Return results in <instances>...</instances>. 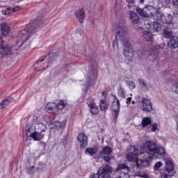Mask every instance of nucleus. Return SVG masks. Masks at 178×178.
<instances>
[{
  "label": "nucleus",
  "instance_id": "nucleus-5",
  "mask_svg": "<svg viewBox=\"0 0 178 178\" xmlns=\"http://www.w3.org/2000/svg\"><path fill=\"white\" fill-rule=\"evenodd\" d=\"M98 70L94 66L89 67V72L86 79V88L94 87V82L97 79Z\"/></svg>",
  "mask_w": 178,
  "mask_h": 178
},
{
  "label": "nucleus",
  "instance_id": "nucleus-44",
  "mask_svg": "<svg viewBox=\"0 0 178 178\" xmlns=\"http://www.w3.org/2000/svg\"><path fill=\"white\" fill-rule=\"evenodd\" d=\"M158 130V124L155 123L152 125V131L155 133V131Z\"/></svg>",
  "mask_w": 178,
  "mask_h": 178
},
{
  "label": "nucleus",
  "instance_id": "nucleus-58",
  "mask_svg": "<svg viewBox=\"0 0 178 178\" xmlns=\"http://www.w3.org/2000/svg\"><path fill=\"white\" fill-rule=\"evenodd\" d=\"M35 65H38V63H36V64H35Z\"/></svg>",
  "mask_w": 178,
  "mask_h": 178
},
{
  "label": "nucleus",
  "instance_id": "nucleus-57",
  "mask_svg": "<svg viewBox=\"0 0 178 178\" xmlns=\"http://www.w3.org/2000/svg\"><path fill=\"white\" fill-rule=\"evenodd\" d=\"M31 169L33 170V169H34V166H31Z\"/></svg>",
  "mask_w": 178,
  "mask_h": 178
},
{
  "label": "nucleus",
  "instance_id": "nucleus-19",
  "mask_svg": "<svg viewBox=\"0 0 178 178\" xmlns=\"http://www.w3.org/2000/svg\"><path fill=\"white\" fill-rule=\"evenodd\" d=\"M46 111L48 113H56L59 112L58 110V105L55 103H49L46 105Z\"/></svg>",
  "mask_w": 178,
  "mask_h": 178
},
{
  "label": "nucleus",
  "instance_id": "nucleus-41",
  "mask_svg": "<svg viewBox=\"0 0 178 178\" xmlns=\"http://www.w3.org/2000/svg\"><path fill=\"white\" fill-rule=\"evenodd\" d=\"M101 172H102V170L99 169V170L97 171V173L91 175L89 178H99L100 177L99 174L101 173Z\"/></svg>",
  "mask_w": 178,
  "mask_h": 178
},
{
  "label": "nucleus",
  "instance_id": "nucleus-26",
  "mask_svg": "<svg viewBox=\"0 0 178 178\" xmlns=\"http://www.w3.org/2000/svg\"><path fill=\"white\" fill-rule=\"evenodd\" d=\"M163 35L165 38H168L170 40L175 37L173 31H172L169 28L163 29Z\"/></svg>",
  "mask_w": 178,
  "mask_h": 178
},
{
  "label": "nucleus",
  "instance_id": "nucleus-39",
  "mask_svg": "<svg viewBox=\"0 0 178 178\" xmlns=\"http://www.w3.org/2000/svg\"><path fill=\"white\" fill-rule=\"evenodd\" d=\"M163 164L162 163V162L161 161H158L155 163L154 166V170H159V169H161V167L163 165Z\"/></svg>",
  "mask_w": 178,
  "mask_h": 178
},
{
  "label": "nucleus",
  "instance_id": "nucleus-46",
  "mask_svg": "<svg viewBox=\"0 0 178 178\" xmlns=\"http://www.w3.org/2000/svg\"><path fill=\"white\" fill-rule=\"evenodd\" d=\"M51 62V57H49V60L48 65L45 67V65H42V69H40V70H45L49 66Z\"/></svg>",
  "mask_w": 178,
  "mask_h": 178
},
{
  "label": "nucleus",
  "instance_id": "nucleus-51",
  "mask_svg": "<svg viewBox=\"0 0 178 178\" xmlns=\"http://www.w3.org/2000/svg\"><path fill=\"white\" fill-rule=\"evenodd\" d=\"M101 178H111V177L108 174H104Z\"/></svg>",
  "mask_w": 178,
  "mask_h": 178
},
{
  "label": "nucleus",
  "instance_id": "nucleus-43",
  "mask_svg": "<svg viewBox=\"0 0 178 178\" xmlns=\"http://www.w3.org/2000/svg\"><path fill=\"white\" fill-rule=\"evenodd\" d=\"M170 173H166V172H161V178H170Z\"/></svg>",
  "mask_w": 178,
  "mask_h": 178
},
{
  "label": "nucleus",
  "instance_id": "nucleus-29",
  "mask_svg": "<svg viewBox=\"0 0 178 178\" xmlns=\"http://www.w3.org/2000/svg\"><path fill=\"white\" fill-rule=\"evenodd\" d=\"M126 158L129 162H136V161H137V156L134 155L132 152H128V154L126 155Z\"/></svg>",
  "mask_w": 178,
  "mask_h": 178
},
{
  "label": "nucleus",
  "instance_id": "nucleus-55",
  "mask_svg": "<svg viewBox=\"0 0 178 178\" xmlns=\"http://www.w3.org/2000/svg\"><path fill=\"white\" fill-rule=\"evenodd\" d=\"M140 3H144V2H145V0H139Z\"/></svg>",
  "mask_w": 178,
  "mask_h": 178
},
{
  "label": "nucleus",
  "instance_id": "nucleus-34",
  "mask_svg": "<svg viewBox=\"0 0 178 178\" xmlns=\"http://www.w3.org/2000/svg\"><path fill=\"white\" fill-rule=\"evenodd\" d=\"M113 172V169L109 165H106L102 170V173H112Z\"/></svg>",
  "mask_w": 178,
  "mask_h": 178
},
{
  "label": "nucleus",
  "instance_id": "nucleus-45",
  "mask_svg": "<svg viewBox=\"0 0 178 178\" xmlns=\"http://www.w3.org/2000/svg\"><path fill=\"white\" fill-rule=\"evenodd\" d=\"M165 48V44H158L156 46V49H163Z\"/></svg>",
  "mask_w": 178,
  "mask_h": 178
},
{
  "label": "nucleus",
  "instance_id": "nucleus-33",
  "mask_svg": "<svg viewBox=\"0 0 178 178\" xmlns=\"http://www.w3.org/2000/svg\"><path fill=\"white\" fill-rule=\"evenodd\" d=\"M99 108L101 111H106L108 109V104L106 100L103 99L100 101Z\"/></svg>",
  "mask_w": 178,
  "mask_h": 178
},
{
  "label": "nucleus",
  "instance_id": "nucleus-16",
  "mask_svg": "<svg viewBox=\"0 0 178 178\" xmlns=\"http://www.w3.org/2000/svg\"><path fill=\"white\" fill-rule=\"evenodd\" d=\"M78 140L80 143V146L81 148H86L87 145L88 144V139L87 138V136L84 134H79L78 135Z\"/></svg>",
  "mask_w": 178,
  "mask_h": 178
},
{
  "label": "nucleus",
  "instance_id": "nucleus-32",
  "mask_svg": "<svg viewBox=\"0 0 178 178\" xmlns=\"http://www.w3.org/2000/svg\"><path fill=\"white\" fill-rule=\"evenodd\" d=\"M170 90L172 92H175V94H178V82H175L171 85L170 87Z\"/></svg>",
  "mask_w": 178,
  "mask_h": 178
},
{
  "label": "nucleus",
  "instance_id": "nucleus-12",
  "mask_svg": "<svg viewBox=\"0 0 178 178\" xmlns=\"http://www.w3.org/2000/svg\"><path fill=\"white\" fill-rule=\"evenodd\" d=\"M112 154V149L109 147H106L103 149L102 152V157L106 162H111V159L113 157H110L109 156Z\"/></svg>",
  "mask_w": 178,
  "mask_h": 178
},
{
  "label": "nucleus",
  "instance_id": "nucleus-40",
  "mask_svg": "<svg viewBox=\"0 0 178 178\" xmlns=\"http://www.w3.org/2000/svg\"><path fill=\"white\" fill-rule=\"evenodd\" d=\"M118 95H120L121 98H124L126 95V92L124 91V89L120 88L118 91Z\"/></svg>",
  "mask_w": 178,
  "mask_h": 178
},
{
  "label": "nucleus",
  "instance_id": "nucleus-7",
  "mask_svg": "<svg viewBox=\"0 0 178 178\" xmlns=\"http://www.w3.org/2000/svg\"><path fill=\"white\" fill-rule=\"evenodd\" d=\"M155 20H161L164 24H170L173 22V16L170 14L163 15L160 10L156 13Z\"/></svg>",
  "mask_w": 178,
  "mask_h": 178
},
{
  "label": "nucleus",
  "instance_id": "nucleus-47",
  "mask_svg": "<svg viewBox=\"0 0 178 178\" xmlns=\"http://www.w3.org/2000/svg\"><path fill=\"white\" fill-rule=\"evenodd\" d=\"M172 3L177 9H178V0H172Z\"/></svg>",
  "mask_w": 178,
  "mask_h": 178
},
{
  "label": "nucleus",
  "instance_id": "nucleus-18",
  "mask_svg": "<svg viewBox=\"0 0 178 178\" xmlns=\"http://www.w3.org/2000/svg\"><path fill=\"white\" fill-rule=\"evenodd\" d=\"M147 26H149L150 31H154V33H158V31H161V30H162V25L157 22L148 23Z\"/></svg>",
  "mask_w": 178,
  "mask_h": 178
},
{
  "label": "nucleus",
  "instance_id": "nucleus-22",
  "mask_svg": "<svg viewBox=\"0 0 178 178\" xmlns=\"http://www.w3.org/2000/svg\"><path fill=\"white\" fill-rule=\"evenodd\" d=\"M165 154H166V152L165 150V148L161 146H157V148L154 153V156H152V159H155V158L158 157V155H160L161 156H162Z\"/></svg>",
  "mask_w": 178,
  "mask_h": 178
},
{
  "label": "nucleus",
  "instance_id": "nucleus-31",
  "mask_svg": "<svg viewBox=\"0 0 178 178\" xmlns=\"http://www.w3.org/2000/svg\"><path fill=\"white\" fill-rule=\"evenodd\" d=\"M143 38H145L146 41H152V33L148 31H144Z\"/></svg>",
  "mask_w": 178,
  "mask_h": 178
},
{
  "label": "nucleus",
  "instance_id": "nucleus-27",
  "mask_svg": "<svg viewBox=\"0 0 178 178\" xmlns=\"http://www.w3.org/2000/svg\"><path fill=\"white\" fill-rule=\"evenodd\" d=\"M98 152V147L97 146H93L92 147H88L86 149L85 154L86 155H90L92 156Z\"/></svg>",
  "mask_w": 178,
  "mask_h": 178
},
{
  "label": "nucleus",
  "instance_id": "nucleus-15",
  "mask_svg": "<svg viewBox=\"0 0 178 178\" xmlns=\"http://www.w3.org/2000/svg\"><path fill=\"white\" fill-rule=\"evenodd\" d=\"M12 54V49L8 45L1 46L0 47V58H3L7 56V55H10Z\"/></svg>",
  "mask_w": 178,
  "mask_h": 178
},
{
  "label": "nucleus",
  "instance_id": "nucleus-53",
  "mask_svg": "<svg viewBox=\"0 0 178 178\" xmlns=\"http://www.w3.org/2000/svg\"><path fill=\"white\" fill-rule=\"evenodd\" d=\"M170 1L171 0H164L165 3H166L167 5H169V3H170Z\"/></svg>",
  "mask_w": 178,
  "mask_h": 178
},
{
  "label": "nucleus",
  "instance_id": "nucleus-54",
  "mask_svg": "<svg viewBox=\"0 0 178 178\" xmlns=\"http://www.w3.org/2000/svg\"><path fill=\"white\" fill-rule=\"evenodd\" d=\"M128 3H133L134 2V0H126Z\"/></svg>",
  "mask_w": 178,
  "mask_h": 178
},
{
  "label": "nucleus",
  "instance_id": "nucleus-1",
  "mask_svg": "<svg viewBox=\"0 0 178 178\" xmlns=\"http://www.w3.org/2000/svg\"><path fill=\"white\" fill-rule=\"evenodd\" d=\"M115 39L113 42L114 49H119V40L123 45V55L125 58H131L134 54L133 53V46L129 41V32L124 24H118L114 30Z\"/></svg>",
  "mask_w": 178,
  "mask_h": 178
},
{
  "label": "nucleus",
  "instance_id": "nucleus-25",
  "mask_svg": "<svg viewBox=\"0 0 178 178\" xmlns=\"http://www.w3.org/2000/svg\"><path fill=\"white\" fill-rule=\"evenodd\" d=\"M148 54H149V51L145 47H141L137 50V55L140 59H143V56L148 55Z\"/></svg>",
  "mask_w": 178,
  "mask_h": 178
},
{
  "label": "nucleus",
  "instance_id": "nucleus-21",
  "mask_svg": "<svg viewBox=\"0 0 178 178\" xmlns=\"http://www.w3.org/2000/svg\"><path fill=\"white\" fill-rule=\"evenodd\" d=\"M150 165V161L148 159H138L136 161L137 168H148Z\"/></svg>",
  "mask_w": 178,
  "mask_h": 178
},
{
  "label": "nucleus",
  "instance_id": "nucleus-42",
  "mask_svg": "<svg viewBox=\"0 0 178 178\" xmlns=\"http://www.w3.org/2000/svg\"><path fill=\"white\" fill-rule=\"evenodd\" d=\"M128 86L130 90H134V88H136V83L133 81H129Z\"/></svg>",
  "mask_w": 178,
  "mask_h": 178
},
{
  "label": "nucleus",
  "instance_id": "nucleus-24",
  "mask_svg": "<svg viewBox=\"0 0 178 178\" xmlns=\"http://www.w3.org/2000/svg\"><path fill=\"white\" fill-rule=\"evenodd\" d=\"M20 10L19 6L16 7H10L7 8L6 10L2 11V15H5L6 16H9L11 13H15V12H17Z\"/></svg>",
  "mask_w": 178,
  "mask_h": 178
},
{
  "label": "nucleus",
  "instance_id": "nucleus-52",
  "mask_svg": "<svg viewBox=\"0 0 178 178\" xmlns=\"http://www.w3.org/2000/svg\"><path fill=\"white\" fill-rule=\"evenodd\" d=\"M44 60H45V58H42V60H40V61H38L37 63H40V65H41V66H42V62H44Z\"/></svg>",
  "mask_w": 178,
  "mask_h": 178
},
{
  "label": "nucleus",
  "instance_id": "nucleus-49",
  "mask_svg": "<svg viewBox=\"0 0 178 178\" xmlns=\"http://www.w3.org/2000/svg\"><path fill=\"white\" fill-rule=\"evenodd\" d=\"M3 45V39L2 38V35H0V47Z\"/></svg>",
  "mask_w": 178,
  "mask_h": 178
},
{
  "label": "nucleus",
  "instance_id": "nucleus-3",
  "mask_svg": "<svg viewBox=\"0 0 178 178\" xmlns=\"http://www.w3.org/2000/svg\"><path fill=\"white\" fill-rule=\"evenodd\" d=\"M40 25L37 24V22L33 21L26 26L24 30L21 31L18 33V40L20 41L22 45L29 40L33 34L37 33Z\"/></svg>",
  "mask_w": 178,
  "mask_h": 178
},
{
  "label": "nucleus",
  "instance_id": "nucleus-48",
  "mask_svg": "<svg viewBox=\"0 0 178 178\" xmlns=\"http://www.w3.org/2000/svg\"><path fill=\"white\" fill-rule=\"evenodd\" d=\"M174 17L178 18V10H175L173 11Z\"/></svg>",
  "mask_w": 178,
  "mask_h": 178
},
{
  "label": "nucleus",
  "instance_id": "nucleus-50",
  "mask_svg": "<svg viewBox=\"0 0 178 178\" xmlns=\"http://www.w3.org/2000/svg\"><path fill=\"white\" fill-rule=\"evenodd\" d=\"M133 99L131 98V97H128L127 99V102H126V104H131V100H132Z\"/></svg>",
  "mask_w": 178,
  "mask_h": 178
},
{
  "label": "nucleus",
  "instance_id": "nucleus-2",
  "mask_svg": "<svg viewBox=\"0 0 178 178\" xmlns=\"http://www.w3.org/2000/svg\"><path fill=\"white\" fill-rule=\"evenodd\" d=\"M45 133V125L44 124V119L38 115H34L31 124L26 125L23 129L24 136H26V138L31 137L34 141H40L44 138Z\"/></svg>",
  "mask_w": 178,
  "mask_h": 178
},
{
  "label": "nucleus",
  "instance_id": "nucleus-28",
  "mask_svg": "<svg viewBox=\"0 0 178 178\" xmlns=\"http://www.w3.org/2000/svg\"><path fill=\"white\" fill-rule=\"evenodd\" d=\"M168 45L170 48H177L178 41L176 40V36L169 40L168 42Z\"/></svg>",
  "mask_w": 178,
  "mask_h": 178
},
{
  "label": "nucleus",
  "instance_id": "nucleus-17",
  "mask_svg": "<svg viewBox=\"0 0 178 178\" xmlns=\"http://www.w3.org/2000/svg\"><path fill=\"white\" fill-rule=\"evenodd\" d=\"M165 163V171L168 173H172L173 170H175V165L173 164V161L170 159H164Z\"/></svg>",
  "mask_w": 178,
  "mask_h": 178
},
{
  "label": "nucleus",
  "instance_id": "nucleus-4",
  "mask_svg": "<svg viewBox=\"0 0 178 178\" xmlns=\"http://www.w3.org/2000/svg\"><path fill=\"white\" fill-rule=\"evenodd\" d=\"M136 10L137 13H138V15H140V16H141L142 17H153L154 19H155V18L156 17V13L159 12L161 9L159 8L156 9L155 7L152 6H146L143 8H140V7H136Z\"/></svg>",
  "mask_w": 178,
  "mask_h": 178
},
{
  "label": "nucleus",
  "instance_id": "nucleus-23",
  "mask_svg": "<svg viewBox=\"0 0 178 178\" xmlns=\"http://www.w3.org/2000/svg\"><path fill=\"white\" fill-rule=\"evenodd\" d=\"M129 18L131 19L134 24H138L140 22V17L138 15L133 11H129Z\"/></svg>",
  "mask_w": 178,
  "mask_h": 178
},
{
  "label": "nucleus",
  "instance_id": "nucleus-11",
  "mask_svg": "<svg viewBox=\"0 0 178 178\" xmlns=\"http://www.w3.org/2000/svg\"><path fill=\"white\" fill-rule=\"evenodd\" d=\"M87 105L89 106L90 109V113L92 115H98V107L97 106V104H95V102H94V99L89 98L87 99Z\"/></svg>",
  "mask_w": 178,
  "mask_h": 178
},
{
  "label": "nucleus",
  "instance_id": "nucleus-30",
  "mask_svg": "<svg viewBox=\"0 0 178 178\" xmlns=\"http://www.w3.org/2000/svg\"><path fill=\"white\" fill-rule=\"evenodd\" d=\"M151 123H152L151 118H149V117H145L143 118V120H142L143 127H147V126H149Z\"/></svg>",
  "mask_w": 178,
  "mask_h": 178
},
{
  "label": "nucleus",
  "instance_id": "nucleus-35",
  "mask_svg": "<svg viewBox=\"0 0 178 178\" xmlns=\"http://www.w3.org/2000/svg\"><path fill=\"white\" fill-rule=\"evenodd\" d=\"M135 177L138 176L139 177H143V178H149V175L148 174L145 173V172H138L134 174Z\"/></svg>",
  "mask_w": 178,
  "mask_h": 178
},
{
  "label": "nucleus",
  "instance_id": "nucleus-10",
  "mask_svg": "<svg viewBox=\"0 0 178 178\" xmlns=\"http://www.w3.org/2000/svg\"><path fill=\"white\" fill-rule=\"evenodd\" d=\"M127 151L128 152H132L134 155L138 156L140 154H144V147L140 145L128 146Z\"/></svg>",
  "mask_w": 178,
  "mask_h": 178
},
{
  "label": "nucleus",
  "instance_id": "nucleus-56",
  "mask_svg": "<svg viewBox=\"0 0 178 178\" xmlns=\"http://www.w3.org/2000/svg\"><path fill=\"white\" fill-rule=\"evenodd\" d=\"M132 104L133 105H136V102L135 101H132Z\"/></svg>",
  "mask_w": 178,
  "mask_h": 178
},
{
  "label": "nucleus",
  "instance_id": "nucleus-20",
  "mask_svg": "<svg viewBox=\"0 0 178 178\" xmlns=\"http://www.w3.org/2000/svg\"><path fill=\"white\" fill-rule=\"evenodd\" d=\"M0 29L2 35H8L9 33H10V27H9V25L6 22L1 24Z\"/></svg>",
  "mask_w": 178,
  "mask_h": 178
},
{
  "label": "nucleus",
  "instance_id": "nucleus-13",
  "mask_svg": "<svg viewBox=\"0 0 178 178\" xmlns=\"http://www.w3.org/2000/svg\"><path fill=\"white\" fill-rule=\"evenodd\" d=\"M138 83L141 90H143L145 92H147V91H149L150 88H152V86L147 83V81L143 78H140L138 79Z\"/></svg>",
  "mask_w": 178,
  "mask_h": 178
},
{
  "label": "nucleus",
  "instance_id": "nucleus-14",
  "mask_svg": "<svg viewBox=\"0 0 178 178\" xmlns=\"http://www.w3.org/2000/svg\"><path fill=\"white\" fill-rule=\"evenodd\" d=\"M74 14L79 19L80 23H84V20H86V11H84V9L81 8L75 11Z\"/></svg>",
  "mask_w": 178,
  "mask_h": 178
},
{
  "label": "nucleus",
  "instance_id": "nucleus-6",
  "mask_svg": "<svg viewBox=\"0 0 178 178\" xmlns=\"http://www.w3.org/2000/svg\"><path fill=\"white\" fill-rule=\"evenodd\" d=\"M145 147L146 148V154H148V159H152V156H155V152L158 145L154 141L146 140Z\"/></svg>",
  "mask_w": 178,
  "mask_h": 178
},
{
  "label": "nucleus",
  "instance_id": "nucleus-36",
  "mask_svg": "<svg viewBox=\"0 0 178 178\" xmlns=\"http://www.w3.org/2000/svg\"><path fill=\"white\" fill-rule=\"evenodd\" d=\"M9 104H10V100L6 99L0 103V109H3V108L7 106V105H9Z\"/></svg>",
  "mask_w": 178,
  "mask_h": 178
},
{
  "label": "nucleus",
  "instance_id": "nucleus-8",
  "mask_svg": "<svg viewBox=\"0 0 178 178\" xmlns=\"http://www.w3.org/2000/svg\"><path fill=\"white\" fill-rule=\"evenodd\" d=\"M141 111L143 112H152V103L148 98L143 97L141 101Z\"/></svg>",
  "mask_w": 178,
  "mask_h": 178
},
{
  "label": "nucleus",
  "instance_id": "nucleus-37",
  "mask_svg": "<svg viewBox=\"0 0 178 178\" xmlns=\"http://www.w3.org/2000/svg\"><path fill=\"white\" fill-rule=\"evenodd\" d=\"M66 106V102L61 100L57 105V109L59 111V109H63L65 106Z\"/></svg>",
  "mask_w": 178,
  "mask_h": 178
},
{
  "label": "nucleus",
  "instance_id": "nucleus-38",
  "mask_svg": "<svg viewBox=\"0 0 178 178\" xmlns=\"http://www.w3.org/2000/svg\"><path fill=\"white\" fill-rule=\"evenodd\" d=\"M54 125L56 127V129H63V127H65V122H60L59 121H56L54 122Z\"/></svg>",
  "mask_w": 178,
  "mask_h": 178
},
{
  "label": "nucleus",
  "instance_id": "nucleus-9",
  "mask_svg": "<svg viewBox=\"0 0 178 178\" xmlns=\"http://www.w3.org/2000/svg\"><path fill=\"white\" fill-rule=\"evenodd\" d=\"M111 109L114 112V118L118 119L119 112H120V102H119V99L116 97H114V101L111 104Z\"/></svg>",
  "mask_w": 178,
  "mask_h": 178
}]
</instances>
